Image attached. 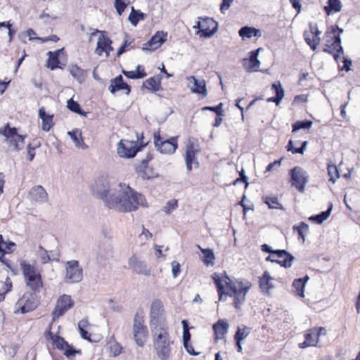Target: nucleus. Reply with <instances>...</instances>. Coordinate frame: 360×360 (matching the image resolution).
Instances as JSON below:
<instances>
[{
  "instance_id": "nucleus-39",
  "label": "nucleus",
  "mask_w": 360,
  "mask_h": 360,
  "mask_svg": "<svg viewBox=\"0 0 360 360\" xmlns=\"http://www.w3.org/2000/svg\"><path fill=\"white\" fill-rule=\"evenodd\" d=\"M252 328L244 325L238 326L233 335L234 340L243 341L250 333Z\"/></svg>"
},
{
  "instance_id": "nucleus-50",
  "label": "nucleus",
  "mask_w": 360,
  "mask_h": 360,
  "mask_svg": "<svg viewBox=\"0 0 360 360\" xmlns=\"http://www.w3.org/2000/svg\"><path fill=\"white\" fill-rule=\"evenodd\" d=\"M327 169L328 174L330 176L329 181L335 184L340 178V174L337 166L335 165H328Z\"/></svg>"
},
{
  "instance_id": "nucleus-7",
  "label": "nucleus",
  "mask_w": 360,
  "mask_h": 360,
  "mask_svg": "<svg viewBox=\"0 0 360 360\" xmlns=\"http://www.w3.org/2000/svg\"><path fill=\"white\" fill-rule=\"evenodd\" d=\"M116 190L110 187L108 180L104 176L97 178L91 186L93 195L101 200L107 207L108 202L112 200Z\"/></svg>"
},
{
  "instance_id": "nucleus-3",
  "label": "nucleus",
  "mask_w": 360,
  "mask_h": 360,
  "mask_svg": "<svg viewBox=\"0 0 360 360\" xmlns=\"http://www.w3.org/2000/svg\"><path fill=\"white\" fill-rule=\"evenodd\" d=\"M154 350L160 360H168L172 352L174 340L169 332L168 326L150 330Z\"/></svg>"
},
{
  "instance_id": "nucleus-53",
  "label": "nucleus",
  "mask_w": 360,
  "mask_h": 360,
  "mask_svg": "<svg viewBox=\"0 0 360 360\" xmlns=\"http://www.w3.org/2000/svg\"><path fill=\"white\" fill-rule=\"evenodd\" d=\"M188 80L190 83H193L194 84V88L192 90H206V84L204 80H198L194 76L188 77Z\"/></svg>"
},
{
  "instance_id": "nucleus-58",
  "label": "nucleus",
  "mask_w": 360,
  "mask_h": 360,
  "mask_svg": "<svg viewBox=\"0 0 360 360\" xmlns=\"http://www.w3.org/2000/svg\"><path fill=\"white\" fill-rule=\"evenodd\" d=\"M276 95L274 96L269 97L266 99L267 102L274 103L276 105H278L283 98L285 91H275Z\"/></svg>"
},
{
  "instance_id": "nucleus-2",
  "label": "nucleus",
  "mask_w": 360,
  "mask_h": 360,
  "mask_svg": "<svg viewBox=\"0 0 360 360\" xmlns=\"http://www.w3.org/2000/svg\"><path fill=\"white\" fill-rule=\"evenodd\" d=\"M139 206L147 207L145 196L127 186L124 190H116L112 200L108 202V207L120 212H131Z\"/></svg>"
},
{
  "instance_id": "nucleus-35",
  "label": "nucleus",
  "mask_w": 360,
  "mask_h": 360,
  "mask_svg": "<svg viewBox=\"0 0 360 360\" xmlns=\"http://www.w3.org/2000/svg\"><path fill=\"white\" fill-rule=\"evenodd\" d=\"M68 134L74 141L76 147L82 148V149H86L88 148L87 145L84 142L82 131L80 130L76 129L68 131Z\"/></svg>"
},
{
  "instance_id": "nucleus-15",
  "label": "nucleus",
  "mask_w": 360,
  "mask_h": 360,
  "mask_svg": "<svg viewBox=\"0 0 360 360\" xmlns=\"http://www.w3.org/2000/svg\"><path fill=\"white\" fill-rule=\"evenodd\" d=\"M289 174L292 186H295L300 192H303L309 181L307 172L301 167L295 166L290 170Z\"/></svg>"
},
{
  "instance_id": "nucleus-26",
  "label": "nucleus",
  "mask_w": 360,
  "mask_h": 360,
  "mask_svg": "<svg viewBox=\"0 0 360 360\" xmlns=\"http://www.w3.org/2000/svg\"><path fill=\"white\" fill-rule=\"evenodd\" d=\"M275 255H271L269 254L268 257H266L265 260L266 262H270L272 263H276L279 264L281 266L284 267L285 269L290 268L292 265V262L295 260V257L286 250V255H285L283 257V259L280 260L278 259H274V257Z\"/></svg>"
},
{
  "instance_id": "nucleus-10",
  "label": "nucleus",
  "mask_w": 360,
  "mask_h": 360,
  "mask_svg": "<svg viewBox=\"0 0 360 360\" xmlns=\"http://www.w3.org/2000/svg\"><path fill=\"white\" fill-rule=\"evenodd\" d=\"M163 304L160 300H155L150 307V330L167 326L163 317Z\"/></svg>"
},
{
  "instance_id": "nucleus-41",
  "label": "nucleus",
  "mask_w": 360,
  "mask_h": 360,
  "mask_svg": "<svg viewBox=\"0 0 360 360\" xmlns=\"http://www.w3.org/2000/svg\"><path fill=\"white\" fill-rule=\"evenodd\" d=\"M112 247L110 244H103L99 247L98 256L103 260L108 259L112 256Z\"/></svg>"
},
{
  "instance_id": "nucleus-51",
  "label": "nucleus",
  "mask_w": 360,
  "mask_h": 360,
  "mask_svg": "<svg viewBox=\"0 0 360 360\" xmlns=\"http://www.w3.org/2000/svg\"><path fill=\"white\" fill-rule=\"evenodd\" d=\"M143 86L148 90H159L160 79L155 77H150L143 83Z\"/></svg>"
},
{
  "instance_id": "nucleus-40",
  "label": "nucleus",
  "mask_w": 360,
  "mask_h": 360,
  "mask_svg": "<svg viewBox=\"0 0 360 360\" xmlns=\"http://www.w3.org/2000/svg\"><path fill=\"white\" fill-rule=\"evenodd\" d=\"M292 229L294 231L297 232L298 239L302 240L304 243L305 241V233L309 232V225L304 221H301L299 224L294 225Z\"/></svg>"
},
{
  "instance_id": "nucleus-11",
  "label": "nucleus",
  "mask_w": 360,
  "mask_h": 360,
  "mask_svg": "<svg viewBox=\"0 0 360 360\" xmlns=\"http://www.w3.org/2000/svg\"><path fill=\"white\" fill-rule=\"evenodd\" d=\"M154 145L158 151L162 154L172 155L178 148L177 136H172L168 139L161 137L159 133L153 136Z\"/></svg>"
},
{
  "instance_id": "nucleus-13",
  "label": "nucleus",
  "mask_w": 360,
  "mask_h": 360,
  "mask_svg": "<svg viewBox=\"0 0 360 360\" xmlns=\"http://www.w3.org/2000/svg\"><path fill=\"white\" fill-rule=\"evenodd\" d=\"M39 304V300L36 292H27L21 298H20L17 303L16 307L18 309L16 312H20L24 314L27 312L34 310Z\"/></svg>"
},
{
  "instance_id": "nucleus-9",
  "label": "nucleus",
  "mask_w": 360,
  "mask_h": 360,
  "mask_svg": "<svg viewBox=\"0 0 360 360\" xmlns=\"http://www.w3.org/2000/svg\"><path fill=\"white\" fill-rule=\"evenodd\" d=\"M148 334L143 316L136 313L133 320V338L139 347H143L145 345Z\"/></svg>"
},
{
  "instance_id": "nucleus-19",
  "label": "nucleus",
  "mask_w": 360,
  "mask_h": 360,
  "mask_svg": "<svg viewBox=\"0 0 360 360\" xmlns=\"http://www.w3.org/2000/svg\"><path fill=\"white\" fill-rule=\"evenodd\" d=\"M153 155L149 153L146 155L145 158L141 160L140 164L136 167V172L143 179L149 180L158 176L153 168L148 166V162L153 160Z\"/></svg>"
},
{
  "instance_id": "nucleus-4",
  "label": "nucleus",
  "mask_w": 360,
  "mask_h": 360,
  "mask_svg": "<svg viewBox=\"0 0 360 360\" xmlns=\"http://www.w3.org/2000/svg\"><path fill=\"white\" fill-rule=\"evenodd\" d=\"M342 32L343 30L339 28L338 25H332L325 32V42L323 51L332 55L337 63H339L340 56L344 53L340 38V34Z\"/></svg>"
},
{
  "instance_id": "nucleus-55",
  "label": "nucleus",
  "mask_w": 360,
  "mask_h": 360,
  "mask_svg": "<svg viewBox=\"0 0 360 360\" xmlns=\"http://www.w3.org/2000/svg\"><path fill=\"white\" fill-rule=\"evenodd\" d=\"M64 355L71 359L75 356L77 353H80V350H77L72 345L68 344L63 349Z\"/></svg>"
},
{
  "instance_id": "nucleus-60",
  "label": "nucleus",
  "mask_w": 360,
  "mask_h": 360,
  "mask_svg": "<svg viewBox=\"0 0 360 360\" xmlns=\"http://www.w3.org/2000/svg\"><path fill=\"white\" fill-rule=\"evenodd\" d=\"M178 206V202L175 199H173V200H169L166 205L164 207V211L167 213V214H169L170 213V211L172 210H174Z\"/></svg>"
},
{
  "instance_id": "nucleus-43",
  "label": "nucleus",
  "mask_w": 360,
  "mask_h": 360,
  "mask_svg": "<svg viewBox=\"0 0 360 360\" xmlns=\"http://www.w3.org/2000/svg\"><path fill=\"white\" fill-rule=\"evenodd\" d=\"M312 124V121L309 120L296 121L292 124V131L296 132L300 129H309Z\"/></svg>"
},
{
  "instance_id": "nucleus-30",
  "label": "nucleus",
  "mask_w": 360,
  "mask_h": 360,
  "mask_svg": "<svg viewBox=\"0 0 360 360\" xmlns=\"http://www.w3.org/2000/svg\"><path fill=\"white\" fill-rule=\"evenodd\" d=\"M111 44L112 41L108 37L99 38L96 49V53L101 56L103 53H105L106 55L108 56L110 52L112 50Z\"/></svg>"
},
{
  "instance_id": "nucleus-16",
  "label": "nucleus",
  "mask_w": 360,
  "mask_h": 360,
  "mask_svg": "<svg viewBox=\"0 0 360 360\" xmlns=\"http://www.w3.org/2000/svg\"><path fill=\"white\" fill-rule=\"evenodd\" d=\"M193 28L199 29L197 34L200 37L207 38L212 36L217 32L218 24L212 18H200V20L197 22L196 25L193 26Z\"/></svg>"
},
{
  "instance_id": "nucleus-63",
  "label": "nucleus",
  "mask_w": 360,
  "mask_h": 360,
  "mask_svg": "<svg viewBox=\"0 0 360 360\" xmlns=\"http://www.w3.org/2000/svg\"><path fill=\"white\" fill-rule=\"evenodd\" d=\"M183 345H184V349H186V351L190 354V355H192V356H198L200 352H195L194 350V348L192 346L191 343V342H186V343H183Z\"/></svg>"
},
{
  "instance_id": "nucleus-38",
  "label": "nucleus",
  "mask_w": 360,
  "mask_h": 360,
  "mask_svg": "<svg viewBox=\"0 0 360 360\" xmlns=\"http://www.w3.org/2000/svg\"><path fill=\"white\" fill-rule=\"evenodd\" d=\"M109 89L111 90H131L130 86L123 81L122 75L116 77L111 81Z\"/></svg>"
},
{
  "instance_id": "nucleus-24",
  "label": "nucleus",
  "mask_w": 360,
  "mask_h": 360,
  "mask_svg": "<svg viewBox=\"0 0 360 360\" xmlns=\"http://www.w3.org/2000/svg\"><path fill=\"white\" fill-rule=\"evenodd\" d=\"M29 195L31 199L37 202L43 203L48 200V193L42 186L32 187Z\"/></svg>"
},
{
  "instance_id": "nucleus-62",
  "label": "nucleus",
  "mask_w": 360,
  "mask_h": 360,
  "mask_svg": "<svg viewBox=\"0 0 360 360\" xmlns=\"http://www.w3.org/2000/svg\"><path fill=\"white\" fill-rule=\"evenodd\" d=\"M245 98H240L236 100V107H237L241 113V120L244 122L245 120V115H244V107L240 104L243 103V104H245Z\"/></svg>"
},
{
  "instance_id": "nucleus-34",
  "label": "nucleus",
  "mask_w": 360,
  "mask_h": 360,
  "mask_svg": "<svg viewBox=\"0 0 360 360\" xmlns=\"http://www.w3.org/2000/svg\"><path fill=\"white\" fill-rule=\"evenodd\" d=\"M239 36L243 39H250L252 37H261V32L259 30L253 27L245 26L240 29L238 32Z\"/></svg>"
},
{
  "instance_id": "nucleus-61",
  "label": "nucleus",
  "mask_w": 360,
  "mask_h": 360,
  "mask_svg": "<svg viewBox=\"0 0 360 360\" xmlns=\"http://www.w3.org/2000/svg\"><path fill=\"white\" fill-rule=\"evenodd\" d=\"M39 143L35 146H32L31 143H29L27 146V160L29 161H32L35 156L34 150L39 146Z\"/></svg>"
},
{
  "instance_id": "nucleus-25",
  "label": "nucleus",
  "mask_w": 360,
  "mask_h": 360,
  "mask_svg": "<svg viewBox=\"0 0 360 360\" xmlns=\"http://www.w3.org/2000/svg\"><path fill=\"white\" fill-rule=\"evenodd\" d=\"M165 39L162 32H157L154 36H153L148 41L144 44L143 49L148 51H155L160 48L161 45L165 42Z\"/></svg>"
},
{
  "instance_id": "nucleus-8",
  "label": "nucleus",
  "mask_w": 360,
  "mask_h": 360,
  "mask_svg": "<svg viewBox=\"0 0 360 360\" xmlns=\"http://www.w3.org/2000/svg\"><path fill=\"white\" fill-rule=\"evenodd\" d=\"M200 150L198 141L195 138H189L186 145V152L184 155V160L188 172L192 171L193 165L195 168L200 167L197 155L200 152Z\"/></svg>"
},
{
  "instance_id": "nucleus-12",
  "label": "nucleus",
  "mask_w": 360,
  "mask_h": 360,
  "mask_svg": "<svg viewBox=\"0 0 360 360\" xmlns=\"http://www.w3.org/2000/svg\"><path fill=\"white\" fill-rule=\"evenodd\" d=\"M48 59L46 60V67L51 70L61 69L63 70L68 60V56L65 49L62 48L55 51H49L47 53Z\"/></svg>"
},
{
  "instance_id": "nucleus-59",
  "label": "nucleus",
  "mask_w": 360,
  "mask_h": 360,
  "mask_svg": "<svg viewBox=\"0 0 360 360\" xmlns=\"http://www.w3.org/2000/svg\"><path fill=\"white\" fill-rule=\"evenodd\" d=\"M0 246L2 247L6 252L7 250L8 252H12L13 251L12 248L15 246V244L12 241L4 242L2 235H0Z\"/></svg>"
},
{
  "instance_id": "nucleus-18",
  "label": "nucleus",
  "mask_w": 360,
  "mask_h": 360,
  "mask_svg": "<svg viewBox=\"0 0 360 360\" xmlns=\"http://www.w3.org/2000/svg\"><path fill=\"white\" fill-rule=\"evenodd\" d=\"M74 305V301L71 297L68 295L60 296L56 303V305L52 311L51 316L53 321L62 316L67 311L71 309Z\"/></svg>"
},
{
  "instance_id": "nucleus-28",
  "label": "nucleus",
  "mask_w": 360,
  "mask_h": 360,
  "mask_svg": "<svg viewBox=\"0 0 360 360\" xmlns=\"http://www.w3.org/2000/svg\"><path fill=\"white\" fill-rule=\"evenodd\" d=\"M273 279L267 271H264L262 276L259 278V285L263 293L269 294L270 290L274 288Z\"/></svg>"
},
{
  "instance_id": "nucleus-14",
  "label": "nucleus",
  "mask_w": 360,
  "mask_h": 360,
  "mask_svg": "<svg viewBox=\"0 0 360 360\" xmlns=\"http://www.w3.org/2000/svg\"><path fill=\"white\" fill-rule=\"evenodd\" d=\"M83 279V269L77 260H70L65 264V280L70 283H77Z\"/></svg>"
},
{
  "instance_id": "nucleus-22",
  "label": "nucleus",
  "mask_w": 360,
  "mask_h": 360,
  "mask_svg": "<svg viewBox=\"0 0 360 360\" xmlns=\"http://www.w3.org/2000/svg\"><path fill=\"white\" fill-rule=\"evenodd\" d=\"M320 34L321 32L319 30L316 26L310 27L309 34L304 33L305 41L313 51H315L320 44Z\"/></svg>"
},
{
  "instance_id": "nucleus-33",
  "label": "nucleus",
  "mask_w": 360,
  "mask_h": 360,
  "mask_svg": "<svg viewBox=\"0 0 360 360\" xmlns=\"http://www.w3.org/2000/svg\"><path fill=\"white\" fill-rule=\"evenodd\" d=\"M304 341L299 344L300 348H305L307 347L316 346L319 340L315 334L314 329H309L304 334Z\"/></svg>"
},
{
  "instance_id": "nucleus-21",
  "label": "nucleus",
  "mask_w": 360,
  "mask_h": 360,
  "mask_svg": "<svg viewBox=\"0 0 360 360\" xmlns=\"http://www.w3.org/2000/svg\"><path fill=\"white\" fill-rule=\"evenodd\" d=\"M129 268L137 274L145 276L150 275V269L148 268L145 262L140 260L135 256L129 259Z\"/></svg>"
},
{
  "instance_id": "nucleus-1",
  "label": "nucleus",
  "mask_w": 360,
  "mask_h": 360,
  "mask_svg": "<svg viewBox=\"0 0 360 360\" xmlns=\"http://www.w3.org/2000/svg\"><path fill=\"white\" fill-rule=\"evenodd\" d=\"M213 282L216 286L219 301H224L226 296L233 297V306L239 309L245 300L250 283L244 285L242 280H232L226 273L220 276L217 273L212 276Z\"/></svg>"
},
{
  "instance_id": "nucleus-32",
  "label": "nucleus",
  "mask_w": 360,
  "mask_h": 360,
  "mask_svg": "<svg viewBox=\"0 0 360 360\" xmlns=\"http://www.w3.org/2000/svg\"><path fill=\"white\" fill-rule=\"evenodd\" d=\"M333 210V203L330 202L326 210L322 211L317 214L311 215L309 217V220L316 224H321L330 215Z\"/></svg>"
},
{
  "instance_id": "nucleus-64",
  "label": "nucleus",
  "mask_w": 360,
  "mask_h": 360,
  "mask_svg": "<svg viewBox=\"0 0 360 360\" xmlns=\"http://www.w3.org/2000/svg\"><path fill=\"white\" fill-rule=\"evenodd\" d=\"M122 350V347L117 342L110 346V352L112 354L113 356L120 355Z\"/></svg>"
},
{
  "instance_id": "nucleus-49",
  "label": "nucleus",
  "mask_w": 360,
  "mask_h": 360,
  "mask_svg": "<svg viewBox=\"0 0 360 360\" xmlns=\"http://www.w3.org/2000/svg\"><path fill=\"white\" fill-rule=\"evenodd\" d=\"M312 79L309 72L302 70L299 75L297 83L301 86H307L310 85Z\"/></svg>"
},
{
  "instance_id": "nucleus-44",
  "label": "nucleus",
  "mask_w": 360,
  "mask_h": 360,
  "mask_svg": "<svg viewBox=\"0 0 360 360\" xmlns=\"http://www.w3.org/2000/svg\"><path fill=\"white\" fill-rule=\"evenodd\" d=\"M263 201L266 204L269 209L284 210L281 204L279 203L278 198L276 196H266L263 198Z\"/></svg>"
},
{
  "instance_id": "nucleus-46",
  "label": "nucleus",
  "mask_w": 360,
  "mask_h": 360,
  "mask_svg": "<svg viewBox=\"0 0 360 360\" xmlns=\"http://www.w3.org/2000/svg\"><path fill=\"white\" fill-rule=\"evenodd\" d=\"M307 145V141H305L302 143V145L300 147H298V148L295 147L293 146L292 140L290 139V140H289V141L288 143L286 148H287L288 151H290L292 154H297V153L304 154V153L306 150Z\"/></svg>"
},
{
  "instance_id": "nucleus-31",
  "label": "nucleus",
  "mask_w": 360,
  "mask_h": 360,
  "mask_svg": "<svg viewBox=\"0 0 360 360\" xmlns=\"http://www.w3.org/2000/svg\"><path fill=\"white\" fill-rule=\"evenodd\" d=\"M39 117L42 120L41 129L44 131H49L53 125V115H48L44 107L39 110Z\"/></svg>"
},
{
  "instance_id": "nucleus-54",
  "label": "nucleus",
  "mask_w": 360,
  "mask_h": 360,
  "mask_svg": "<svg viewBox=\"0 0 360 360\" xmlns=\"http://www.w3.org/2000/svg\"><path fill=\"white\" fill-rule=\"evenodd\" d=\"M53 343L56 347L60 350H63L66 345L68 344V342L63 338L59 335L55 337L53 340Z\"/></svg>"
},
{
  "instance_id": "nucleus-17",
  "label": "nucleus",
  "mask_w": 360,
  "mask_h": 360,
  "mask_svg": "<svg viewBox=\"0 0 360 360\" xmlns=\"http://www.w3.org/2000/svg\"><path fill=\"white\" fill-rule=\"evenodd\" d=\"M134 141L121 140L117 145V154L122 158H132L141 150Z\"/></svg>"
},
{
  "instance_id": "nucleus-48",
  "label": "nucleus",
  "mask_w": 360,
  "mask_h": 360,
  "mask_svg": "<svg viewBox=\"0 0 360 360\" xmlns=\"http://www.w3.org/2000/svg\"><path fill=\"white\" fill-rule=\"evenodd\" d=\"M139 69L140 66L139 65L136 70L123 71V73L129 79L143 78L146 76V73L143 69L141 71H140Z\"/></svg>"
},
{
  "instance_id": "nucleus-57",
  "label": "nucleus",
  "mask_w": 360,
  "mask_h": 360,
  "mask_svg": "<svg viewBox=\"0 0 360 360\" xmlns=\"http://www.w3.org/2000/svg\"><path fill=\"white\" fill-rule=\"evenodd\" d=\"M223 106H224V104L222 103H219L217 105H214V106H205L202 108V111L209 110V111L214 112L217 115L221 112H224Z\"/></svg>"
},
{
  "instance_id": "nucleus-20",
  "label": "nucleus",
  "mask_w": 360,
  "mask_h": 360,
  "mask_svg": "<svg viewBox=\"0 0 360 360\" xmlns=\"http://www.w3.org/2000/svg\"><path fill=\"white\" fill-rule=\"evenodd\" d=\"M262 48L250 52L248 58H244L242 61L244 69L248 72H257L260 67V61L258 60L257 56Z\"/></svg>"
},
{
  "instance_id": "nucleus-27",
  "label": "nucleus",
  "mask_w": 360,
  "mask_h": 360,
  "mask_svg": "<svg viewBox=\"0 0 360 360\" xmlns=\"http://www.w3.org/2000/svg\"><path fill=\"white\" fill-rule=\"evenodd\" d=\"M68 70L72 77L79 84L84 82L87 77V71L82 69L77 64H70Z\"/></svg>"
},
{
  "instance_id": "nucleus-45",
  "label": "nucleus",
  "mask_w": 360,
  "mask_h": 360,
  "mask_svg": "<svg viewBox=\"0 0 360 360\" xmlns=\"http://www.w3.org/2000/svg\"><path fill=\"white\" fill-rule=\"evenodd\" d=\"M67 108L70 111H72V112H73L75 113H77L78 115H82V116H86V112H84L82 109L80 105L77 101H75L72 98H70L68 101Z\"/></svg>"
},
{
  "instance_id": "nucleus-37",
  "label": "nucleus",
  "mask_w": 360,
  "mask_h": 360,
  "mask_svg": "<svg viewBox=\"0 0 360 360\" xmlns=\"http://www.w3.org/2000/svg\"><path fill=\"white\" fill-rule=\"evenodd\" d=\"M342 4L340 0H328V5L323 8L328 15L340 12L342 9Z\"/></svg>"
},
{
  "instance_id": "nucleus-47",
  "label": "nucleus",
  "mask_w": 360,
  "mask_h": 360,
  "mask_svg": "<svg viewBox=\"0 0 360 360\" xmlns=\"http://www.w3.org/2000/svg\"><path fill=\"white\" fill-rule=\"evenodd\" d=\"M143 18L144 13L140 12L139 11H136L134 7L131 8V12L129 15V20L131 25L136 26L138 22L140 20H143Z\"/></svg>"
},
{
  "instance_id": "nucleus-36",
  "label": "nucleus",
  "mask_w": 360,
  "mask_h": 360,
  "mask_svg": "<svg viewBox=\"0 0 360 360\" xmlns=\"http://www.w3.org/2000/svg\"><path fill=\"white\" fill-rule=\"evenodd\" d=\"M201 252L203 255L202 259V262L207 266H213L214 261L215 259V255L212 249L210 248H202L199 245H198Z\"/></svg>"
},
{
  "instance_id": "nucleus-52",
  "label": "nucleus",
  "mask_w": 360,
  "mask_h": 360,
  "mask_svg": "<svg viewBox=\"0 0 360 360\" xmlns=\"http://www.w3.org/2000/svg\"><path fill=\"white\" fill-rule=\"evenodd\" d=\"M39 249L41 250V252L39 254V257L42 264H46L51 261L59 260L58 258H51L49 252L46 250L41 245H39Z\"/></svg>"
},
{
  "instance_id": "nucleus-56",
  "label": "nucleus",
  "mask_w": 360,
  "mask_h": 360,
  "mask_svg": "<svg viewBox=\"0 0 360 360\" xmlns=\"http://www.w3.org/2000/svg\"><path fill=\"white\" fill-rule=\"evenodd\" d=\"M129 2H126V0H115V8L117 13L120 15L123 13L125 8H127Z\"/></svg>"
},
{
  "instance_id": "nucleus-42",
  "label": "nucleus",
  "mask_w": 360,
  "mask_h": 360,
  "mask_svg": "<svg viewBox=\"0 0 360 360\" xmlns=\"http://www.w3.org/2000/svg\"><path fill=\"white\" fill-rule=\"evenodd\" d=\"M261 250L264 252L269 253L271 255H275L277 258H283L286 255V250L284 249L274 250L268 244H263L261 245Z\"/></svg>"
},
{
  "instance_id": "nucleus-23",
  "label": "nucleus",
  "mask_w": 360,
  "mask_h": 360,
  "mask_svg": "<svg viewBox=\"0 0 360 360\" xmlns=\"http://www.w3.org/2000/svg\"><path fill=\"white\" fill-rule=\"evenodd\" d=\"M229 325L226 320L219 319L212 326V330L214 334V340L217 342L219 339L224 338L228 333Z\"/></svg>"
},
{
  "instance_id": "nucleus-29",
  "label": "nucleus",
  "mask_w": 360,
  "mask_h": 360,
  "mask_svg": "<svg viewBox=\"0 0 360 360\" xmlns=\"http://www.w3.org/2000/svg\"><path fill=\"white\" fill-rule=\"evenodd\" d=\"M309 280V276L305 275L302 278H296L293 281L292 287L294 292L300 297H304V288L307 282Z\"/></svg>"
},
{
  "instance_id": "nucleus-6",
  "label": "nucleus",
  "mask_w": 360,
  "mask_h": 360,
  "mask_svg": "<svg viewBox=\"0 0 360 360\" xmlns=\"http://www.w3.org/2000/svg\"><path fill=\"white\" fill-rule=\"evenodd\" d=\"M20 266L26 285L32 291L34 292H39L43 287L41 273L37 271L34 266L23 260L20 262Z\"/></svg>"
},
{
  "instance_id": "nucleus-5",
  "label": "nucleus",
  "mask_w": 360,
  "mask_h": 360,
  "mask_svg": "<svg viewBox=\"0 0 360 360\" xmlns=\"http://www.w3.org/2000/svg\"><path fill=\"white\" fill-rule=\"evenodd\" d=\"M4 136L6 138L4 142L8 145V152H19L25 146L26 135L18 134V129L11 127L9 123L4 126L3 130Z\"/></svg>"
}]
</instances>
